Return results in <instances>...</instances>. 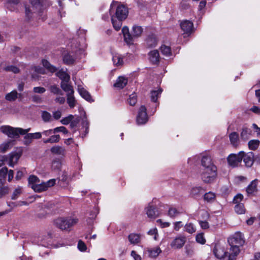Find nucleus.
Returning <instances> with one entry per match:
<instances>
[{"mask_svg": "<svg viewBox=\"0 0 260 260\" xmlns=\"http://www.w3.org/2000/svg\"><path fill=\"white\" fill-rule=\"evenodd\" d=\"M199 223L203 230H206L209 228V224L206 221L199 220Z\"/></svg>", "mask_w": 260, "mask_h": 260, "instance_id": "nucleus-59", "label": "nucleus"}, {"mask_svg": "<svg viewBox=\"0 0 260 260\" xmlns=\"http://www.w3.org/2000/svg\"><path fill=\"white\" fill-rule=\"evenodd\" d=\"M162 92V90L161 89H159L157 90H153L151 92V100L152 101L154 102H156L159 95L160 94V93Z\"/></svg>", "mask_w": 260, "mask_h": 260, "instance_id": "nucleus-38", "label": "nucleus"}, {"mask_svg": "<svg viewBox=\"0 0 260 260\" xmlns=\"http://www.w3.org/2000/svg\"><path fill=\"white\" fill-rule=\"evenodd\" d=\"M228 241L230 246L229 260H236L240 252L239 247L242 246L245 242L243 235L240 232H236L229 238Z\"/></svg>", "mask_w": 260, "mask_h": 260, "instance_id": "nucleus-1", "label": "nucleus"}, {"mask_svg": "<svg viewBox=\"0 0 260 260\" xmlns=\"http://www.w3.org/2000/svg\"><path fill=\"white\" fill-rule=\"evenodd\" d=\"M260 141L258 140H251L249 141L248 145L250 150H255L259 146Z\"/></svg>", "mask_w": 260, "mask_h": 260, "instance_id": "nucleus-32", "label": "nucleus"}, {"mask_svg": "<svg viewBox=\"0 0 260 260\" xmlns=\"http://www.w3.org/2000/svg\"><path fill=\"white\" fill-rule=\"evenodd\" d=\"M205 189L201 186H194L190 191V196L194 198H198L204 192Z\"/></svg>", "mask_w": 260, "mask_h": 260, "instance_id": "nucleus-16", "label": "nucleus"}, {"mask_svg": "<svg viewBox=\"0 0 260 260\" xmlns=\"http://www.w3.org/2000/svg\"><path fill=\"white\" fill-rule=\"evenodd\" d=\"M56 75L61 80V81H70V75L67 73L66 71L63 69H61L57 72L56 73Z\"/></svg>", "mask_w": 260, "mask_h": 260, "instance_id": "nucleus-25", "label": "nucleus"}, {"mask_svg": "<svg viewBox=\"0 0 260 260\" xmlns=\"http://www.w3.org/2000/svg\"><path fill=\"white\" fill-rule=\"evenodd\" d=\"M147 120L146 108L144 106H141L137 117V122L138 124H144L147 122Z\"/></svg>", "mask_w": 260, "mask_h": 260, "instance_id": "nucleus-10", "label": "nucleus"}, {"mask_svg": "<svg viewBox=\"0 0 260 260\" xmlns=\"http://www.w3.org/2000/svg\"><path fill=\"white\" fill-rule=\"evenodd\" d=\"M1 131L4 134L7 135L9 138H18L19 135H24L26 134L30 128L23 129L22 128H15L9 125H3L0 127Z\"/></svg>", "mask_w": 260, "mask_h": 260, "instance_id": "nucleus-2", "label": "nucleus"}, {"mask_svg": "<svg viewBox=\"0 0 260 260\" xmlns=\"http://www.w3.org/2000/svg\"><path fill=\"white\" fill-rule=\"evenodd\" d=\"M143 32V28L140 26H134L133 27V37H138L141 36Z\"/></svg>", "mask_w": 260, "mask_h": 260, "instance_id": "nucleus-36", "label": "nucleus"}, {"mask_svg": "<svg viewBox=\"0 0 260 260\" xmlns=\"http://www.w3.org/2000/svg\"><path fill=\"white\" fill-rule=\"evenodd\" d=\"M80 120V117H77L74 120L73 119L70 122L71 123L70 126L72 128H74V127H76L77 125V124L79 123Z\"/></svg>", "mask_w": 260, "mask_h": 260, "instance_id": "nucleus-63", "label": "nucleus"}, {"mask_svg": "<svg viewBox=\"0 0 260 260\" xmlns=\"http://www.w3.org/2000/svg\"><path fill=\"white\" fill-rule=\"evenodd\" d=\"M148 234L150 236H154V239L155 240H157V237H158V233H157V230L156 228H152L150 229L148 232Z\"/></svg>", "mask_w": 260, "mask_h": 260, "instance_id": "nucleus-54", "label": "nucleus"}, {"mask_svg": "<svg viewBox=\"0 0 260 260\" xmlns=\"http://www.w3.org/2000/svg\"><path fill=\"white\" fill-rule=\"evenodd\" d=\"M116 10L115 15L117 19H125L128 14L127 8L123 5L116 1H113L110 6L109 12L111 14L112 12Z\"/></svg>", "mask_w": 260, "mask_h": 260, "instance_id": "nucleus-3", "label": "nucleus"}, {"mask_svg": "<svg viewBox=\"0 0 260 260\" xmlns=\"http://www.w3.org/2000/svg\"><path fill=\"white\" fill-rule=\"evenodd\" d=\"M146 213L148 218L154 219L158 216L156 208L151 204H149L145 208Z\"/></svg>", "mask_w": 260, "mask_h": 260, "instance_id": "nucleus-14", "label": "nucleus"}, {"mask_svg": "<svg viewBox=\"0 0 260 260\" xmlns=\"http://www.w3.org/2000/svg\"><path fill=\"white\" fill-rule=\"evenodd\" d=\"M74 116L73 115H70L68 116L62 118L60 122L63 125H67L69 124L71 121L74 119Z\"/></svg>", "mask_w": 260, "mask_h": 260, "instance_id": "nucleus-47", "label": "nucleus"}, {"mask_svg": "<svg viewBox=\"0 0 260 260\" xmlns=\"http://www.w3.org/2000/svg\"><path fill=\"white\" fill-rule=\"evenodd\" d=\"M78 248L80 251L85 252L87 249V246L83 241L80 240L78 243Z\"/></svg>", "mask_w": 260, "mask_h": 260, "instance_id": "nucleus-49", "label": "nucleus"}, {"mask_svg": "<svg viewBox=\"0 0 260 260\" xmlns=\"http://www.w3.org/2000/svg\"><path fill=\"white\" fill-rule=\"evenodd\" d=\"M22 155V151L19 150L18 151H14L10 153L7 157V162L9 166L13 167L16 164Z\"/></svg>", "mask_w": 260, "mask_h": 260, "instance_id": "nucleus-9", "label": "nucleus"}, {"mask_svg": "<svg viewBox=\"0 0 260 260\" xmlns=\"http://www.w3.org/2000/svg\"><path fill=\"white\" fill-rule=\"evenodd\" d=\"M184 228L185 231L189 234H192L196 232V228L191 223L186 224Z\"/></svg>", "mask_w": 260, "mask_h": 260, "instance_id": "nucleus-42", "label": "nucleus"}, {"mask_svg": "<svg viewBox=\"0 0 260 260\" xmlns=\"http://www.w3.org/2000/svg\"><path fill=\"white\" fill-rule=\"evenodd\" d=\"M127 238L131 244L137 245L141 242V235L134 233H131L128 235Z\"/></svg>", "mask_w": 260, "mask_h": 260, "instance_id": "nucleus-15", "label": "nucleus"}, {"mask_svg": "<svg viewBox=\"0 0 260 260\" xmlns=\"http://www.w3.org/2000/svg\"><path fill=\"white\" fill-rule=\"evenodd\" d=\"M235 212L238 214H244L245 212V209L244 208L243 204H238L236 205L235 207Z\"/></svg>", "mask_w": 260, "mask_h": 260, "instance_id": "nucleus-41", "label": "nucleus"}, {"mask_svg": "<svg viewBox=\"0 0 260 260\" xmlns=\"http://www.w3.org/2000/svg\"><path fill=\"white\" fill-rule=\"evenodd\" d=\"M5 70L7 71L12 72L15 74L19 72V69L17 67L13 66H7L5 68Z\"/></svg>", "mask_w": 260, "mask_h": 260, "instance_id": "nucleus-51", "label": "nucleus"}, {"mask_svg": "<svg viewBox=\"0 0 260 260\" xmlns=\"http://www.w3.org/2000/svg\"><path fill=\"white\" fill-rule=\"evenodd\" d=\"M231 144L234 147L237 148L239 145V135L236 132H233L229 135Z\"/></svg>", "mask_w": 260, "mask_h": 260, "instance_id": "nucleus-19", "label": "nucleus"}, {"mask_svg": "<svg viewBox=\"0 0 260 260\" xmlns=\"http://www.w3.org/2000/svg\"><path fill=\"white\" fill-rule=\"evenodd\" d=\"M78 91L80 94L86 100L90 101L91 99V96L84 88L81 87H78Z\"/></svg>", "mask_w": 260, "mask_h": 260, "instance_id": "nucleus-27", "label": "nucleus"}, {"mask_svg": "<svg viewBox=\"0 0 260 260\" xmlns=\"http://www.w3.org/2000/svg\"><path fill=\"white\" fill-rule=\"evenodd\" d=\"M43 121L45 122L50 121L51 120V115L47 111H43L41 114Z\"/></svg>", "mask_w": 260, "mask_h": 260, "instance_id": "nucleus-44", "label": "nucleus"}, {"mask_svg": "<svg viewBox=\"0 0 260 260\" xmlns=\"http://www.w3.org/2000/svg\"><path fill=\"white\" fill-rule=\"evenodd\" d=\"M243 199V196L241 193H238L234 198L233 202L236 205H237L238 204H241V202Z\"/></svg>", "mask_w": 260, "mask_h": 260, "instance_id": "nucleus-53", "label": "nucleus"}, {"mask_svg": "<svg viewBox=\"0 0 260 260\" xmlns=\"http://www.w3.org/2000/svg\"><path fill=\"white\" fill-rule=\"evenodd\" d=\"M33 91L35 93H43L46 91V89L42 87H35L33 88Z\"/></svg>", "mask_w": 260, "mask_h": 260, "instance_id": "nucleus-60", "label": "nucleus"}, {"mask_svg": "<svg viewBox=\"0 0 260 260\" xmlns=\"http://www.w3.org/2000/svg\"><path fill=\"white\" fill-rule=\"evenodd\" d=\"M69 81H61L60 86L62 90L67 93V94H73L74 91L73 87L68 83Z\"/></svg>", "mask_w": 260, "mask_h": 260, "instance_id": "nucleus-21", "label": "nucleus"}, {"mask_svg": "<svg viewBox=\"0 0 260 260\" xmlns=\"http://www.w3.org/2000/svg\"><path fill=\"white\" fill-rule=\"evenodd\" d=\"M257 180L255 179L252 181L250 184L247 186L246 191L248 194H253L257 192Z\"/></svg>", "mask_w": 260, "mask_h": 260, "instance_id": "nucleus-17", "label": "nucleus"}, {"mask_svg": "<svg viewBox=\"0 0 260 260\" xmlns=\"http://www.w3.org/2000/svg\"><path fill=\"white\" fill-rule=\"evenodd\" d=\"M42 64L44 66V67L47 70V71L50 73H54L56 71V68L52 66L47 60H42Z\"/></svg>", "mask_w": 260, "mask_h": 260, "instance_id": "nucleus-28", "label": "nucleus"}, {"mask_svg": "<svg viewBox=\"0 0 260 260\" xmlns=\"http://www.w3.org/2000/svg\"><path fill=\"white\" fill-rule=\"evenodd\" d=\"M201 163L204 169H210L212 168V166H216L212 162L211 158L208 156H203L201 160Z\"/></svg>", "mask_w": 260, "mask_h": 260, "instance_id": "nucleus-18", "label": "nucleus"}, {"mask_svg": "<svg viewBox=\"0 0 260 260\" xmlns=\"http://www.w3.org/2000/svg\"><path fill=\"white\" fill-rule=\"evenodd\" d=\"M186 238L183 236H179L174 238L170 244V246L174 249L181 248L186 242Z\"/></svg>", "mask_w": 260, "mask_h": 260, "instance_id": "nucleus-11", "label": "nucleus"}, {"mask_svg": "<svg viewBox=\"0 0 260 260\" xmlns=\"http://www.w3.org/2000/svg\"><path fill=\"white\" fill-rule=\"evenodd\" d=\"M67 103L71 108L75 105V100L73 94H67Z\"/></svg>", "mask_w": 260, "mask_h": 260, "instance_id": "nucleus-39", "label": "nucleus"}, {"mask_svg": "<svg viewBox=\"0 0 260 260\" xmlns=\"http://www.w3.org/2000/svg\"><path fill=\"white\" fill-rule=\"evenodd\" d=\"M150 61L155 64L159 61V55L157 50H154L150 52L149 54Z\"/></svg>", "mask_w": 260, "mask_h": 260, "instance_id": "nucleus-22", "label": "nucleus"}, {"mask_svg": "<svg viewBox=\"0 0 260 260\" xmlns=\"http://www.w3.org/2000/svg\"><path fill=\"white\" fill-rule=\"evenodd\" d=\"M217 168L216 166H212L210 169H204L201 173V179L205 183H211L213 182L217 178Z\"/></svg>", "mask_w": 260, "mask_h": 260, "instance_id": "nucleus-4", "label": "nucleus"}, {"mask_svg": "<svg viewBox=\"0 0 260 260\" xmlns=\"http://www.w3.org/2000/svg\"><path fill=\"white\" fill-rule=\"evenodd\" d=\"M12 142L11 141L4 143L0 145V151L5 152L10 148Z\"/></svg>", "mask_w": 260, "mask_h": 260, "instance_id": "nucleus-40", "label": "nucleus"}, {"mask_svg": "<svg viewBox=\"0 0 260 260\" xmlns=\"http://www.w3.org/2000/svg\"><path fill=\"white\" fill-rule=\"evenodd\" d=\"M32 139L34 138L31 133L26 134L24 137V144L25 145H29L31 143Z\"/></svg>", "mask_w": 260, "mask_h": 260, "instance_id": "nucleus-45", "label": "nucleus"}, {"mask_svg": "<svg viewBox=\"0 0 260 260\" xmlns=\"http://www.w3.org/2000/svg\"><path fill=\"white\" fill-rule=\"evenodd\" d=\"M131 256L135 260H142L141 256L138 254L135 251L133 250L131 252Z\"/></svg>", "mask_w": 260, "mask_h": 260, "instance_id": "nucleus-64", "label": "nucleus"}, {"mask_svg": "<svg viewBox=\"0 0 260 260\" xmlns=\"http://www.w3.org/2000/svg\"><path fill=\"white\" fill-rule=\"evenodd\" d=\"M77 222L78 219L76 218H59L54 221L55 225L62 230H68Z\"/></svg>", "mask_w": 260, "mask_h": 260, "instance_id": "nucleus-5", "label": "nucleus"}, {"mask_svg": "<svg viewBox=\"0 0 260 260\" xmlns=\"http://www.w3.org/2000/svg\"><path fill=\"white\" fill-rule=\"evenodd\" d=\"M123 37H124V39L125 42L127 44H130L133 43V38L135 37H133V35L132 36V35H131L130 34H129L128 35H126L124 36Z\"/></svg>", "mask_w": 260, "mask_h": 260, "instance_id": "nucleus-57", "label": "nucleus"}, {"mask_svg": "<svg viewBox=\"0 0 260 260\" xmlns=\"http://www.w3.org/2000/svg\"><path fill=\"white\" fill-rule=\"evenodd\" d=\"M63 61L67 64H72L74 62V59L70 55H66L63 57Z\"/></svg>", "mask_w": 260, "mask_h": 260, "instance_id": "nucleus-55", "label": "nucleus"}, {"mask_svg": "<svg viewBox=\"0 0 260 260\" xmlns=\"http://www.w3.org/2000/svg\"><path fill=\"white\" fill-rule=\"evenodd\" d=\"M196 241L198 243L203 244L205 243L206 240L204 237L203 234H198L196 236Z\"/></svg>", "mask_w": 260, "mask_h": 260, "instance_id": "nucleus-56", "label": "nucleus"}, {"mask_svg": "<svg viewBox=\"0 0 260 260\" xmlns=\"http://www.w3.org/2000/svg\"><path fill=\"white\" fill-rule=\"evenodd\" d=\"M242 159H243V161L246 167H251L253 165L254 161V153L252 152L245 153L243 151Z\"/></svg>", "mask_w": 260, "mask_h": 260, "instance_id": "nucleus-12", "label": "nucleus"}, {"mask_svg": "<svg viewBox=\"0 0 260 260\" xmlns=\"http://www.w3.org/2000/svg\"><path fill=\"white\" fill-rule=\"evenodd\" d=\"M61 166V164L59 160H54L52 163L51 167L53 170H59Z\"/></svg>", "mask_w": 260, "mask_h": 260, "instance_id": "nucleus-58", "label": "nucleus"}, {"mask_svg": "<svg viewBox=\"0 0 260 260\" xmlns=\"http://www.w3.org/2000/svg\"><path fill=\"white\" fill-rule=\"evenodd\" d=\"M122 20L123 19H117V20H116L113 18V16L111 17V21L113 24V26L116 30L118 31L120 29L122 25Z\"/></svg>", "mask_w": 260, "mask_h": 260, "instance_id": "nucleus-30", "label": "nucleus"}, {"mask_svg": "<svg viewBox=\"0 0 260 260\" xmlns=\"http://www.w3.org/2000/svg\"><path fill=\"white\" fill-rule=\"evenodd\" d=\"M49 89L51 93L54 94L62 95V92L60 89L55 85L51 86Z\"/></svg>", "mask_w": 260, "mask_h": 260, "instance_id": "nucleus-46", "label": "nucleus"}, {"mask_svg": "<svg viewBox=\"0 0 260 260\" xmlns=\"http://www.w3.org/2000/svg\"><path fill=\"white\" fill-rule=\"evenodd\" d=\"M216 199V194L212 191H209L204 195V200L208 203H213Z\"/></svg>", "mask_w": 260, "mask_h": 260, "instance_id": "nucleus-24", "label": "nucleus"}, {"mask_svg": "<svg viewBox=\"0 0 260 260\" xmlns=\"http://www.w3.org/2000/svg\"><path fill=\"white\" fill-rule=\"evenodd\" d=\"M179 214L180 212L175 208H170L168 211V214L171 217H175Z\"/></svg>", "mask_w": 260, "mask_h": 260, "instance_id": "nucleus-48", "label": "nucleus"}, {"mask_svg": "<svg viewBox=\"0 0 260 260\" xmlns=\"http://www.w3.org/2000/svg\"><path fill=\"white\" fill-rule=\"evenodd\" d=\"M243 151L237 154L231 153L227 157L229 165L233 168L237 167L242 160Z\"/></svg>", "mask_w": 260, "mask_h": 260, "instance_id": "nucleus-7", "label": "nucleus"}, {"mask_svg": "<svg viewBox=\"0 0 260 260\" xmlns=\"http://www.w3.org/2000/svg\"><path fill=\"white\" fill-rule=\"evenodd\" d=\"M160 51L161 53L167 56H169L171 55V50L169 46L166 45H162L160 48Z\"/></svg>", "mask_w": 260, "mask_h": 260, "instance_id": "nucleus-37", "label": "nucleus"}, {"mask_svg": "<svg viewBox=\"0 0 260 260\" xmlns=\"http://www.w3.org/2000/svg\"><path fill=\"white\" fill-rule=\"evenodd\" d=\"M55 184V179H50L47 182L38 183L37 185L32 186V189L35 192H42L46 190L49 187L53 186Z\"/></svg>", "mask_w": 260, "mask_h": 260, "instance_id": "nucleus-8", "label": "nucleus"}, {"mask_svg": "<svg viewBox=\"0 0 260 260\" xmlns=\"http://www.w3.org/2000/svg\"><path fill=\"white\" fill-rule=\"evenodd\" d=\"M60 139V136L59 135H54L50 136V137L47 139L43 140L44 143H55L59 141Z\"/></svg>", "mask_w": 260, "mask_h": 260, "instance_id": "nucleus-29", "label": "nucleus"}, {"mask_svg": "<svg viewBox=\"0 0 260 260\" xmlns=\"http://www.w3.org/2000/svg\"><path fill=\"white\" fill-rule=\"evenodd\" d=\"M50 151L52 153L56 155H64L66 153V149L60 146H55L52 147Z\"/></svg>", "mask_w": 260, "mask_h": 260, "instance_id": "nucleus-23", "label": "nucleus"}, {"mask_svg": "<svg viewBox=\"0 0 260 260\" xmlns=\"http://www.w3.org/2000/svg\"><path fill=\"white\" fill-rule=\"evenodd\" d=\"M20 2L19 0H7V7L11 11H13V6L18 5Z\"/></svg>", "mask_w": 260, "mask_h": 260, "instance_id": "nucleus-43", "label": "nucleus"}, {"mask_svg": "<svg viewBox=\"0 0 260 260\" xmlns=\"http://www.w3.org/2000/svg\"><path fill=\"white\" fill-rule=\"evenodd\" d=\"M40 179L38 177L35 175H31L28 178V184L29 186L32 189V186L37 185L39 183Z\"/></svg>", "mask_w": 260, "mask_h": 260, "instance_id": "nucleus-33", "label": "nucleus"}, {"mask_svg": "<svg viewBox=\"0 0 260 260\" xmlns=\"http://www.w3.org/2000/svg\"><path fill=\"white\" fill-rule=\"evenodd\" d=\"M127 83V79L122 76L119 77L114 84V87L120 89L123 88Z\"/></svg>", "mask_w": 260, "mask_h": 260, "instance_id": "nucleus-20", "label": "nucleus"}, {"mask_svg": "<svg viewBox=\"0 0 260 260\" xmlns=\"http://www.w3.org/2000/svg\"><path fill=\"white\" fill-rule=\"evenodd\" d=\"M21 192V188L20 187H18L15 189V190L14 191L12 199L13 200H15L17 196L20 194Z\"/></svg>", "mask_w": 260, "mask_h": 260, "instance_id": "nucleus-61", "label": "nucleus"}, {"mask_svg": "<svg viewBox=\"0 0 260 260\" xmlns=\"http://www.w3.org/2000/svg\"><path fill=\"white\" fill-rule=\"evenodd\" d=\"M251 130L247 128H243L241 133V137L244 140H247L251 135Z\"/></svg>", "mask_w": 260, "mask_h": 260, "instance_id": "nucleus-35", "label": "nucleus"}, {"mask_svg": "<svg viewBox=\"0 0 260 260\" xmlns=\"http://www.w3.org/2000/svg\"><path fill=\"white\" fill-rule=\"evenodd\" d=\"M213 252L219 260H229V250L225 251L224 247L220 244L215 245Z\"/></svg>", "mask_w": 260, "mask_h": 260, "instance_id": "nucleus-6", "label": "nucleus"}, {"mask_svg": "<svg viewBox=\"0 0 260 260\" xmlns=\"http://www.w3.org/2000/svg\"><path fill=\"white\" fill-rule=\"evenodd\" d=\"M137 101V96L135 93L129 95L128 102L130 105L134 106L136 104Z\"/></svg>", "mask_w": 260, "mask_h": 260, "instance_id": "nucleus-50", "label": "nucleus"}, {"mask_svg": "<svg viewBox=\"0 0 260 260\" xmlns=\"http://www.w3.org/2000/svg\"><path fill=\"white\" fill-rule=\"evenodd\" d=\"M112 60L114 64L117 66H121L123 63L122 58L118 54H115L113 56Z\"/></svg>", "mask_w": 260, "mask_h": 260, "instance_id": "nucleus-34", "label": "nucleus"}, {"mask_svg": "<svg viewBox=\"0 0 260 260\" xmlns=\"http://www.w3.org/2000/svg\"><path fill=\"white\" fill-rule=\"evenodd\" d=\"M149 256L151 257H156L161 252V249L158 247H155L153 248L148 249Z\"/></svg>", "mask_w": 260, "mask_h": 260, "instance_id": "nucleus-26", "label": "nucleus"}, {"mask_svg": "<svg viewBox=\"0 0 260 260\" xmlns=\"http://www.w3.org/2000/svg\"><path fill=\"white\" fill-rule=\"evenodd\" d=\"M54 134L58 133V132H62L64 134H67L68 133V131L64 126H59L55 127L53 129Z\"/></svg>", "mask_w": 260, "mask_h": 260, "instance_id": "nucleus-52", "label": "nucleus"}, {"mask_svg": "<svg viewBox=\"0 0 260 260\" xmlns=\"http://www.w3.org/2000/svg\"><path fill=\"white\" fill-rule=\"evenodd\" d=\"M18 93L17 91L13 90L6 95L5 98L7 101H14L18 98Z\"/></svg>", "mask_w": 260, "mask_h": 260, "instance_id": "nucleus-31", "label": "nucleus"}, {"mask_svg": "<svg viewBox=\"0 0 260 260\" xmlns=\"http://www.w3.org/2000/svg\"><path fill=\"white\" fill-rule=\"evenodd\" d=\"M180 27L184 34H190L193 29V24L191 21L184 20L180 23Z\"/></svg>", "mask_w": 260, "mask_h": 260, "instance_id": "nucleus-13", "label": "nucleus"}, {"mask_svg": "<svg viewBox=\"0 0 260 260\" xmlns=\"http://www.w3.org/2000/svg\"><path fill=\"white\" fill-rule=\"evenodd\" d=\"M32 70L37 74H45V72L44 70L39 67H35L32 68Z\"/></svg>", "mask_w": 260, "mask_h": 260, "instance_id": "nucleus-62", "label": "nucleus"}]
</instances>
